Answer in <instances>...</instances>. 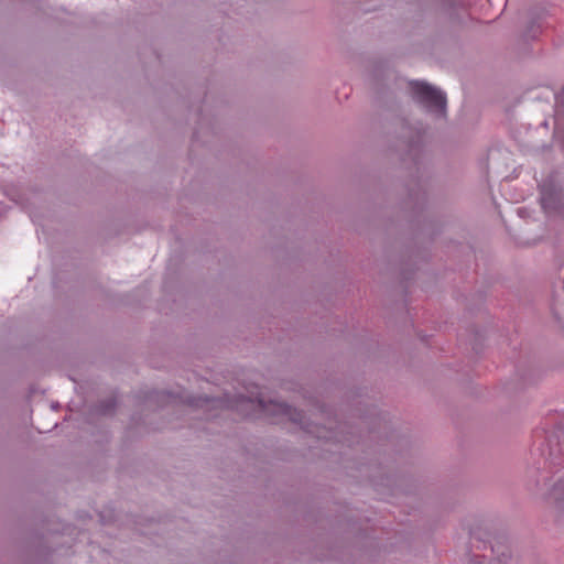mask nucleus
<instances>
[{"label":"nucleus","mask_w":564,"mask_h":564,"mask_svg":"<svg viewBox=\"0 0 564 564\" xmlns=\"http://www.w3.org/2000/svg\"><path fill=\"white\" fill-rule=\"evenodd\" d=\"M410 87L417 102L424 106L429 111L444 115L446 97L441 90L424 82H412Z\"/></svg>","instance_id":"obj_1"},{"label":"nucleus","mask_w":564,"mask_h":564,"mask_svg":"<svg viewBox=\"0 0 564 564\" xmlns=\"http://www.w3.org/2000/svg\"><path fill=\"white\" fill-rule=\"evenodd\" d=\"M273 412L288 416L291 421L297 422L300 414L293 410L291 406L284 403H273L272 404Z\"/></svg>","instance_id":"obj_2"},{"label":"nucleus","mask_w":564,"mask_h":564,"mask_svg":"<svg viewBox=\"0 0 564 564\" xmlns=\"http://www.w3.org/2000/svg\"><path fill=\"white\" fill-rule=\"evenodd\" d=\"M553 496L556 499L564 501V481L555 485L553 488Z\"/></svg>","instance_id":"obj_3"},{"label":"nucleus","mask_w":564,"mask_h":564,"mask_svg":"<svg viewBox=\"0 0 564 564\" xmlns=\"http://www.w3.org/2000/svg\"><path fill=\"white\" fill-rule=\"evenodd\" d=\"M259 405L264 410V411H270L262 402V400H259Z\"/></svg>","instance_id":"obj_4"},{"label":"nucleus","mask_w":564,"mask_h":564,"mask_svg":"<svg viewBox=\"0 0 564 564\" xmlns=\"http://www.w3.org/2000/svg\"><path fill=\"white\" fill-rule=\"evenodd\" d=\"M543 207H546L545 197L542 198Z\"/></svg>","instance_id":"obj_5"}]
</instances>
